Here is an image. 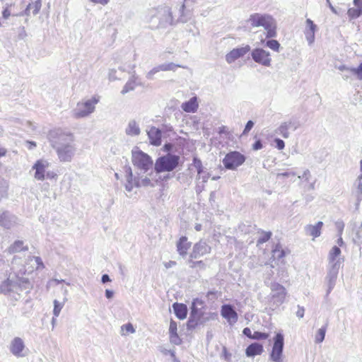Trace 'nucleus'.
I'll return each instance as SVG.
<instances>
[{"mask_svg":"<svg viewBox=\"0 0 362 362\" xmlns=\"http://www.w3.org/2000/svg\"><path fill=\"white\" fill-rule=\"evenodd\" d=\"M74 137L71 133H61L52 137V146L56 150L60 161H71L74 156Z\"/></svg>","mask_w":362,"mask_h":362,"instance_id":"nucleus-1","label":"nucleus"},{"mask_svg":"<svg viewBox=\"0 0 362 362\" xmlns=\"http://www.w3.org/2000/svg\"><path fill=\"white\" fill-rule=\"evenodd\" d=\"M247 22L252 28L263 27L267 31V38H272L276 36V23L271 15L254 13L250 16Z\"/></svg>","mask_w":362,"mask_h":362,"instance_id":"nucleus-2","label":"nucleus"},{"mask_svg":"<svg viewBox=\"0 0 362 362\" xmlns=\"http://www.w3.org/2000/svg\"><path fill=\"white\" fill-rule=\"evenodd\" d=\"M180 157L177 156L168 154L162 156L156 161V171L170 172L173 170L178 165Z\"/></svg>","mask_w":362,"mask_h":362,"instance_id":"nucleus-3","label":"nucleus"},{"mask_svg":"<svg viewBox=\"0 0 362 362\" xmlns=\"http://www.w3.org/2000/svg\"><path fill=\"white\" fill-rule=\"evenodd\" d=\"M98 102L99 97L93 96L90 100L78 103L75 110V117L77 118L84 117L93 113Z\"/></svg>","mask_w":362,"mask_h":362,"instance_id":"nucleus-4","label":"nucleus"},{"mask_svg":"<svg viewBox=\"0 0 362 362\" xmlns=\"http://www.w3.org/2000/svg\"><path fill=\"white\" fill-rule=\"evenodd\" d=\"M245 161V157L238 151L228 153L222 160V163L226 169L235 170Z\"/></svg>","mask_w":362,"mask_h":362,"instance_id":"nucleus-5","label":"nucleus"},{"mask_svg":"<svg viewBox=\"0 0 362 362\" xmlns=\"http://www.w3.org/2000/svg\"><path fill=\"white\" fill-rule=\"evenodd\" d=\"M132 163L134 166L145 171L149 170L153 165L151 157L140 150L132 153Z\"/></svg>","mask_w":362,"mask_h":362,"instance_id":"nucleus-6","label":"nucleus"},{"mask_svg":"<svg viewBox=\"0 0 362 362\" xmlns=\"http://www.w3.org/2000/svg\"><path fill=\"white\" fill-rule=\"evenodd\" d=\"M284 351V334L278 332L274 337V344L270 354L271 359L274 362H282Z\"/></svg>","mask_w":362,"mask_h":362,"instance_id":"nucleus-7","label":"nucleus"},{"mask_svg":"<svg viewBox=\"0 0 362 362\" xmlns=\"http://www.w3.org/2000/svg\"><path fill=\"white\" fill-rule=\"evenodd\" d=\"M253 60L263 66H269L272 59L270 53L262 48L254 49L251 53Z\"/></svg>","mask_w":362,"mask_h":362,"instance_id":"nucleus-8","label":"nucleus"},{"mask_svg":"<svg viewBox=\"0 0 362 362\" xmlns=\"http://www.w3.org/2000/svg\"><path fill=\"white\" fill-rule=\"evenodd\" d=\"M211 251V247L209 245H208L204 241H199L197 243L194 247L192 252L190 254V258L192 259H197L200 257H202L206 254L210 253Z\"/></svg>","mask_w":362,"mask_h":362,"instance_id":"nucleus-9","label":"nucleus"},{"mask_svg":"<svg viewBox=\"0 0 362 362\" xmlns=\"http://www.w3.org/2000/svg\"><path fill=\"white\" fill-rule=\"evenodd\" d=\"M250 50V47L247 45L242 47L235 48L230 50L228 53H227L225 56L226 61L228 63H233L235 60L238 59L240 57H243L246 54H247Z\"/></svg>","mask_w":362,"mask_h":362,"instance_id":"nucleus-10","label":"nucleus"},{"mask_svg":"<svg viewBox=\"0 0 362 362\" xmlns=\"http://www.w3.org/2000/svg\"><path fill=\"white\" fill-rule=\"evenodd\" d=\"M48 166V162L43 160H37L33 166V169L35 170L34 177L37 180H43L45 178V170Z\"/></svg>","mask_w":362,"mask_h":362,"instance_id":"nucleus-11","label":"nucleus"},{"mask_svg":"<svg viewBox=\"0 0 362 362\" xmlns=\"http://www.w3.org/2000/svg\"><path fill=\"white\" fill-rule=\"evenodd\" d=\"M221 315L230 324L235 323L238 320V314L230 305H222Z\"/></svg>","mask_w":362,"mask_h":362,"instance_id":"nucleus-12","label":"nucleus"},{"mask_svg":"<svg viewBox=\"0 0 362 362\" xmlns=\"http://www.w3.org/2000/svg\"><path fill=\"white\" fill-rule=\"evenodd\" d=\"M25 346L23 341L17 337L11 343L10 350L11 353L17 357H22L24 356L23 351Z\"/></svg>","mask_w":362,"mask_h":362,"instance_id":"nucleus-13","label":"nucleus"},{"mask_svg":"<svg viewBox=\"0 0 362 362\" xmlns=\"http://www.w3.org/2000/svg\"><path fill=\"white\" fill-rule=\"evenodd\" d=\"M289 252L290 250L288 249H284V247H282V245L281 243H277L272 249V262L281 260Z\"/></svg>","mask_w":362,"mask_h":362,"instance_id":"nucleus-14","label":"nucleus"},{"mask_svg":"<svg viewBox=\"0 0 362 362\" xmlns=\"http://www.w3.org/2000/svg\"><path fill=\"white\" fill-rule=\"evenodd\" d=\"M148 135L151 144L159 146L161 144V132L156 127H151L148 131Z\"/></svg>","mask_w":362,"mask_h":362,"instance_id":"nucleus-15","label":"nucleus"},{"mask_svg":"<svg viewBox=\"0 0 362 362\" xmlns=\"http://www.w3.org/2000/svg\"><path fill=\"white\" fill-rule=\"evenodd\" d=\"M305 23L306 28L304 32L305 38L309 43H313L315 40V33L317 27L310 18L306 19Z\"/></svg>","mask_w":362,"mask_h":362,"instance_id":"nucleus-16","label":"nucleus"},{"mask_svg":"<svg viewBox=\"0 0 362 362\" xmlns=\"http://www.w3.org/2000/svg\"><path fill=\"white\" fill-rule=\"evenodd\" d=\"M264 352V347L258 342H253L245 349V354L247 357L259 356Z\"/></svg>","mask_w":362,"mask_h":362,"instance_id":"nucleus-17","label":"nucleus"},{"mask_svg":"<svg viewBox=\"0 0 362 362\" xmlns=\"http://www.w3.org/2000/svg\"><path fill=\"white\" fill-rule=\"evenodd\" d=\"M271 290L272 291V297L274 298H279L284 300L286 296V290L285 289V287L278 283L272 284L271 286Z\"/></svg>","mask_w":362,"mask_h":362,"instance_id":"nucleus-18","label":"nucleus"},{"mask_svg":"<svg viewBox=\"0 0 362 362\" xmlns=\"http://www.w3.org/2000/svg\"><path fill=\"white\" fill-rule=\"evenodd\" d=\"M170 340L174 344L178 345L181 343V339L177 334V326L175 321L171 320L169 325Z\"/></svg>","mask_w":362,"mask_h":362,"instance_id":"nucleus-19","label":"nucleus"},{"mask_svg":"<svg viewBox=\"0 0 362 362\" xmlns=\"http://www.w3.org/2000/svg\"><path fill=\"white\" fill-rule=\"evenodd\" d=\"M192 243L188 241L185 236L181 237L177 243V250L178 253L184 256L187 255L188 250L191 247Z\"/></svg>","mask_w":362,"mask_h":362,"instance_id":"nucleus-20","label":"nucleus"},{"mask_svg":"<svg viewBox=\"0 0 362 362\" xmlns=\"http://www.w3.org/2000/svg\"><path fill=\"white\" fill-rule=\"evenodd\" d=\"M173 308L175 316L180 320H184L187 315V307L183 303H174Z\"/></svg>","mask_w":362,"mask_h":362,"instance_id":"nucleus-21","label":"nucleus"},{"mask_svg":"<svg viewBox=\"0 0 362 362\" xmlns=\"http://www.w3.org/2000/svg\"><path fill=\"white\" fill-rule=\"evenodd\" d=\"M323 227V223L321 221L317 222L315 225H308L305 228L308 235L313 237V239L319 237L321 235V230Z\"/></svg>","mask_w":362,"mask_h":362,"instance_id":"nucleus-22","label":"nucleus"},{"mask_svg":"<svg viewBox=\"0 0 362 362\" xmlns=\"http://www.w3.org/2000/svg\"><path fill=\"white\" fill-rule=\"evenodd\" d=\"M181 107L186 112H196L199 107L197 98L193 97L189 101L183 103Z\"/></svg>","mask_w":362,"mask_h":362,"instance_id":"nucleus-23","label":"nucleus"},{"mask_svg":"<svg viewBox=\"0 0 362 362\" xmlns=\"http://www.w3.org/2000/svg\"><path fill=\"white\" fill-rule=\"evenodd\" d=\"M297 127L296 123L293 120H289L287 122H283L281 126L278 129V132L281 136L284 138H288V129H296Z\"/></svg>","mask_w":362,"mask_h":362,"instance_id":"nucleus-24","label":"nucleus"},{"mask_svg":"<svg viewBox=\"0 0 362 362\" xmlns=\"http://www.w3.org/2000/svg\"><path fill=\"white\" fill-rule=\"evenodd\" d=\"M139 86L138 78L135 76L131 77L129 81L125 83L124 86L122 94L124 95L130 91H133L135 88Z\"/></svg>","mask_w":362,"mask_h":362,"instance_id":"nucleus-25","label":"nucleus"},{"mask_svg":"<svg viewBox=\"0 0 362 362\" xmlns=\"http://www.w3.org/2000/svg\"><path fill=\"white\" fill-rule=\"evenodd\" d=\"M28 250V246L24 245V242L22 240H16L15 241L10 247L8 248V251L11 254L20 252L21 251Z\"/></svg>","mask_w":362,"mask_h":362,"instance_id":"nucleus-26","label":"nucleus"},{"mask_svg":"<svg viewBox=\"0 0 362 362\" xmlns=\"http://www.w3.org/2000/svg\"><path fill=\"white\" fill-rule=\"evenodd\" d=\"M41 0H35L27 5L25 13L26 15H30L32 12L33 14H37L41 8Z\"/></svg>","mask_w":362,"mask_h":362,"instance_id":"nucleus-27","label":"nucleus"},{"mask_svg":"<svg viewBox=\"0 0 362 362\" xmlns=\"http://www.w3.org/2000/svg\"><path fill=\"white\" fill-rule=\"evenodd\" d=\"M261 236L257 241V245L259 246L268 240H269L272 236V232L261 231Z\"/></svg>","mask_w":362,"mask_h":362,"instance_id":"nucleus-28","label":"nucleus"},{"mask_svg":"<svg viewBox=\"0 0 362 362\" xmlns=\"http://www.w3.org/2000/svg\"><path fill=\"white\" fill-rule=\"evenodd\" d=\"M362 14V9L361 8H349L348 10V15L349 16L350 19H356V18H358L359 16Z\"/></svg>","mask_w":362,"mask_h":362,"instance_id":"nucleus-29","label":"nucleus"},{"mask_svg":"<svg viewBox=\"0 0 362 362\" xmlns=\"http://www.w3.org/2000/svg\"><path fill=\"white\" fill-rule=\"evenodd\" d=\"M135 332V329L133 326V325L130 322L123 325L121 327V334L122 335H127L129 333H134Z\"/></svg>","mask_w":362,"mask_h":362,"instance_id":"nucleus-30","label":"nucleus"},{"mask_svg":"<svg viewBox=\"0 0 362 362\" xmlns=\"http://www.w3.org/2000/svg\"><path fill=\"white\" fill-rule=\"evenodd\" d=\"M0 226L6 228H10V221L7 212H3L0 215Z\"/></svg>","mask_w":362,"mask_h":362,"instance_id":"nucleus-31","label":"nucleus"},{"mask_svg":"<svg viewBox=\"0 0 362 362\" xmlns=\"http://www.w3.org/2000/svg\"><path fill=\"white\" fill-rule=\"evenodd\" d=\"M327 327L325 326L318 329L315 334V342L321 343L325 339Z\"/></svg>","mask_w":362,"mask_h":362,"instance_id":"nucleus-32","label":"nucleus"},{"mask_svg":"<svg viewBox=\"0 0 362 362\" xmlns=\"http://www.w3.org/2000/svg\"><path fill=\"white\" fill-rule=\"evenodd\" d=\"M269 333L259 331H255L252 334L253 340H267V339H269Z\"/></svg>","mask_w":362,"mask_h":362,"instance_id":"nucleus-33","label":"nucleus"},{"mask_svg":"<svg viewBox=\"0 0 362 362\" xmlns=\"http://www.w3.org/2000/svg\"><path fill=\"white\" fill-rule=\"evenodd\" d=\"M349 70L356 76L358 79L362 80V62L358 64L357 67L350 68Z\"/></svg>","mask_w":362,"mask_h":362,"instance_id":"nucleus-34","label":"nucleus"},{"mask_svg":"<svg viewBox=\"0 0 362 362\" xmlns=\"http://www.w3.org/2000/svg\"><path fill=\"white\" fill-rule=\"evenodd\" d=\"M218 134L219 135H224L226 139H232V135L226 126H221L218 129Z\"/></svg>","mask_w":362,"mask_h":362,"instance_id":"nucleus-35","label":"nucleus"},{"mask_svg":"<svg viewBox=\"0 0 362 362\" xmlns=\"http://www.w3.org/2000/svg\"><path fill=\"white\" fill-rule=\"evenodd\" d=\"M267 46L274 51L279 52L281 45L276 40H270L267 42Z\"/></svg>","mask_w":362,"mask_h":362,"instance_id":"nucleus-36","label":"nucleus"},{"mask_svg":"<svg viewBox=\"0 0 362 362\" xmlns=\"http://www.w3.org/2000/svg\"><path fill=\"white\" fill-rule=\"evenodd\" d=\"M341 251L337 246H334L329 252V259L331 261H334L335 259L340 255Z\"/></svg>","mask_w":362,"mask_h":362,"instance_id":"nucleus-37","label":"nucleus"},{"mask_svg":"<svg viewBox=\"0 0 362 362\" xmlns=\"http://www.w3.org/2000/svg\"><path fill=\"white\" fill-rule=\"evenodd\" d=\"M127 132L129 134L137 135L139 134L140 129L135 124H129Z\"/></svg>","mask_w":362,"mask_h":362,"instance_id":"nucleus-38","label":"nucleus"},{"mask_svg":"<svg viewBox=\"0 0 362 362\" xmlns=\"http://www.w3.org/2000/svg\"><path fill=\"white\" fill-rule=\"evenodd\" d=\"M175 67H177V65H175L173 63H170L168 64L160 65V66H158V70H161V71L173 70Z\"/></svg>","mask_w":362,"mask_h":362,"instance_id":"nucleus-39","label":"nucleus"},{"mask_svg":"<svg viewBox=\"0 0 362 362\" xmlns=\"http://www.w3.org/2000/svg\"><path fill=\"white\" fill-rule=\"evenodd\" d=\"M11 5H7L2 11V16L4 19H8L11 15Z\"/></svg>","mask_w":362,"mask_h":362,"instance_id":"nucleus-40","label":"nucleus"},{"mask_svg":"<svg viewBox=\"0 0 362 362\" xmlns=\"http://www.w3.org/2000/svg\"><path fill=\"white\" fill-rule=\"evenodd\" d=\"M54 314L55 316H58L62 308V305L56 300L54 301Z\"/></svg>","mask_w":362,"mask_h":362,"instance_id":"nucleus-41","label":"nucleus"},{"mask_svg":"<svg viewBox=\"0 0 362 362\" xmlns=\"http://www.w3.org/2000/svg\"><path fill=\"white\" fill-rule=\"evenodd\" d=\"M253 126H254L253 122L251 120L248 121L245 127L243 134H247L250 131V129L253 127Z\"/></svg>","mask_w":362,"mask_h":362,"instance_id":"nucleus-42","label":"nucleus"},{"mask_svg":"<svg viewBox=\"0 0 362 362\" xmlns=\"http://www.w3.org/2000/svg\"><path fill=\"white\" fill-rule=\"evenodd\" d=\"M194 163L197 168L198 174H201L203 171V167H202V163L201 160H199L197 158H194Z\"/></svg>","mask_w":362,"mask_h":362,"instance_id":"nucleus-43","label":"nucleus"},{"mask_svg":"<svg viewBox=\"0 0 362 362\" xmlns=\"http://www.w3.org/2000/svg\"><path fill=\"white\" fill-rule=\"evenodd\" d=\"M274 141L276 143V147L279 149H284V148H285V142L282 139L277 138L275 139Z\"/></svg>","mask_w":362,"mask_h":362,"instance_id":"nucleus-44","label":"nucleus"},{"mask_svg":"<svg viewBox=\"0 0 362 362\" xmlns=\"http://www.w3.org/2000/svg\"><path fill=\"white\" fill-rule=\"evenodd\" d=\"M335 266L336 264L334 265L333 269L329 272L330 281H334L337 276L338 269L335 267Z\"/></svg>","mask_w":362,"mask_h":362,"instance_id":"nucleus-45","label":"nucleus"},{"mask_svg":"<svg viewBox=\"0 0 362 362\" xmlns=\"http://www.w3.org/2000/svg\"><path fill=\"white\" fill-rule=\"evenodd\" d=\"M262 144L260 140L256 141L252 146V149L254 151H258V149H262Z\"/></svg>","mask_w":362,"mask_h":362,"instance_id":"nucleus-46","label":"nucleus"},{"mask_svg":"<svg viewBox=\"0 0 362 362\" xmlns=\"http://www.w3.org/2000/svg\"><path fill=\"white\" fill-rule=\"evenodd\" d=\"M243 333L248 337L249 339H252V334L251 329L249 327H245L243 330Z\"/></svg>","mask_w":362,"mask_h":362,"instance_id":"nucleus-47","label":"nucleus"},{"mask_svg":"<svg viewBox=\"0 0 362 362\" xmlns=\"http://www.w3.org/2000/svg\"><path fill=\"white\" fill-rule=\"evenodd\" d=\"M197 325V322L193 320L192 317L187 322V326L189 328H194Z\"/></svg>","mask_w":362,"mask_h":362,"instance_id":"nucleus-48","label":"nucleus"},{"mask_svg":"<svg viewBox=\"0 0 362 362\" xmlns=\"http://www.w3.org/2000/svg\"><path fill=\"white\" fill-rule=\"evenodd\" d=\"M295 175H296V173H294L293 172H286V173H279L278 174V177H290V176H295Z\"/></svg>","mask_w":362,"mask_h":362,"instance_id":"nucleus-49","label":"nucleus"},{"mask_svg":"<svg viewBox=\"0 0 362 362\" xmlns=\"http://www.w3.org/2000/svg\"><path fill=\"white\" fill-rule=\"evenodd\" d=\"M26 144L28 149H33L36 146V143L33 141H27Z\"/></svg>","mask_w":362,"mask_h":362,"instance_id":"nucleus-50","label":"nucleus"},{"mask_svg":"<svg viewBox=\"0 0 362 362\" xmlns=\"http://www.w3.org/2000/svg\"><path fill=\"white\" fill-rule=\"evenodd\" d=\"M173 148V146L170 143H166L163 146V149L165 152H168V151L171 150Z\"/></svg>","mask_w":362,"mask_h":362,"instance_id":"nucleus-51","label":"nucleus"},{"mask_svg":"<svg viewBox=\"0 0 362 362\" xmlns=\"http://www.w3.org/2000/svg\"><path fill=\"white\" fill-rule=\"evenodd\" d=\"M7 154V150L4 147H0V158L6 156Z\"/></svg>","mask_w":362,"mask_h":362,"instance_id":"nucleus-52","label":"nucleus"},{"mask_svg":"<svg viewBox=\"0 0 362 362\" xmlns=\"http://www.w3.org/2000/svg\"><path fill=\"white\" fill-rule=\"evenodd\" d=\"M101 281L103 284L109 282L110 280L109 279V276L107 274H103L101 277Z\"/></svg>","mask_w":362,"mask_h":362,"instance_id":"nucleus-53","label":"nucleus"},{"mask_svg":"<svg viewBox=\"0 0 362 362\" xmlns=\"http://www.w3.org/2000/svg\"><path fill=\"white\" fill-rule=\"evenodd\" d=\"M296 315H297V317H298L300 318L303 317L304 315V309L303 308L298 309L296 312Z\"/></svg>","mask_w":362,"mask_h":362,"instance_id":"nucleus-54","label":"nucleus"},{"mask_svg":"<svg viewBox=\"0 0 362 362\" xmlns=\"http://www.w3.org/2000/svg\"><path fill=\"white\" fill-rule=\"evenodd\" d=\"M354 4L358 7L362 9V0H354Z\"/></svg>","mask_w":362,"mask_h":362,"instance_id":"nucleus-55","label":"nucleus"},{"mask_svg":"<svg viewBox=\"0 0 362 362\" xmlns=\"http://www.w3.org/2000/svg\"><path fill=\"white\" fill-rule=\"evenodd\" d=\"M91 1L96 4H106L109 1V0H91Z\"/></svg>","mask_w":362,"mask_h":362,"instance_id":"nucleus-56","label":"nucleus"},{"mask_svg":"<svg viewBox=\"0 0 362 362\" xmlns=\"http://www.w3.org/2000/svg\"><path fill=\"white\" fill-rule=\"evenodd\" d=\"M113 296V293L109 290H106L105 291V296L107 298H111Z\"/></svg>","mask_w":362,"mask_h":362,"instance_id":"nucleus-57","label":"nucleus"},{"mask_svg":"<svg viewBox=\"0 0 362 362\" xmlns=\"http://www.w3.org/2000/svg\"><path fill=\"white\" fill-rule=\"evenodd\" d=\"M197 264H203L204 263H203V261L192 262V267H195V265H196Z\"/></svg>","mask_w":362,"mask_h":362,"instance_id":"nucleus-58","label":"nucleus"},{"mask_svg":"<svg viewBox=\"0 0 362 362\" xmlns=\"http://www.w3.org/2000/svg\"><path fill=\"white\" fill-rule=\"evenodd\" d=\"M46 177L47 178H54L56 177V174L52 173V175H50L49 173H47Z\"/></svg>","mask_w":362,"mask_h":362,"instance_id":"nucleus-59","label":"nucleus"},{"mask_svg":"<svg viewBox=\"0 0 362 362\" xmlns=\"http://www.w3.org/2000/svg\"><path fill=\"white\" fill-rule=\"evenodd\" d=\"M195 229H196V230H197V231L201 230H202V225H200V224H197V225H196V226H195Z\"/></svg>","mask_w":362,"mask_h":362,"instance_id":"nucleus-60","label":"nucleus"},{"mask_svg":"<svg viewBox=\"0 0 362 362\" xmlns=\"http://www.w3.org/2000/svg\"><path fill=\"white\" fill-rule=\"evenodd\" d=\"M194 304H195V303H194V302H193V308H192V316H193V315L195 314V313L197 312V311H196V310H195V308H194Z\"/></svg>","mask_w":362,"mask_h":362,"instance_id":"nucleus-61","label":"nucleus"},{"mask_svg":"<svg viewBox=\"0 0 362 362\" xmlns=\"http://www.w3.org/2000/svg\"><path fill=\"white\" fill-rule=\"evenodd\" d=\"M360 170H361V172L362 173V160L360 161ZM359 179L360 180L362 179V175L361 176H359Z\"/></svg>","mask_w":362,"mask_h":362,"instance_id":"nucleus-62","label":"nucleus"},{"mask_svg":"<svg viewBox=\"0 0 362 362\" xmlns=\"http://www.w3.org/2000/svg\"><path fill=\"white\" fill-rule=\"evenodd\" d=\"M303 176H310V172L308 170H306L304 172Z\"/></svg>","mask_w":362,"mask_h":362,"instance_id":"nucleus-63","label":"nucleus"},{"mask_svg":"<svg viewBox=\"0 0 362 362\" xmlns=\"http://www.w3.org/2000/svg\"><path fill=\"white\" fill-rule=\"evenodd\" d=\"M358 187H359L360 190L361 191V189H362V183L361 182H360L358 184Z\"/></svg>","mask_w":362,"mask_h":362,"instance_id":"nucleus-64","label":"nucleus"}]
</instances>
